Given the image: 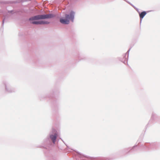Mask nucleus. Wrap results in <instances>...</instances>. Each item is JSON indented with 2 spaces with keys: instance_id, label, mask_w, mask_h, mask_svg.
Returning <instances> with one entry per match:
<instances>
[{
  "instance_id": "obj_1",
  "label": "nucleus",
  "mask_w": 160,
  "mask_h": 160,
  "mask_svg": "<svg viewBox=\"0 0 160 160\" xmlns=\"http://www.w3.org/2000/svg\"><path fill=\"white\" fill-rule=\"evenodd\" d=\"M74 12L73 11H71L70 15L66 14L65 19L61 18L60 19V22L63 24H68L69 23V20H71L73 21L74 18Z\"/></svg>"
},
{
  "instance_id": "obj_2",
  "label": "nucleus",
  "mask_w": 160,
  "mask_h": 160,
  "mask_svg": "<svg viewBox=\"0 0 160 160\" xmlns=\"http://www.w3.org/2000/svg\"><path fill=\"white\" fill-rule=\"evenodd\" d=\"M54 15L52 14L40 15L34 16L29 18L30 20H34L53 18Z\"/></svg>"
},
{
  "instance_id": "obj_3",
  "label": "nucleus",
  "mask_w": 160,
  "mask_h": 160,
  "mask_svg": "<svg viewBox=\"0 0 160 160\" xmlns=\"http://www.w3.org/2000/svg\"><path fill=\"white\" fill-rule=\"evenodd\" d=\"M31 23L35 24H48L49 23V22L47 21H44L41 20L40 21H32L31 22Z\"/></svg>"
},
{
  "instance_id": "obj_4",
  "label": "nucleus",
  "mask_w": 160,
  "mask_h": 160,
  "mask_svg": "<svg viewBox=\"0 0 160 160\" xmlns=\"http://www.w3.org/2000/svg\"><path fill=\"white\" fill-rule=\"evenodd\" d=\"M57 137V134H55L54 135H52L50 136V138L52 139L53 143H54L56 141Z\"/></svg>"
},
{
  "instance_id": "obj_5",
  "label": "nucleus",
  "mask_w": 160,
  "mask_h": 160,
  "mask_svg": "<svg viewBox=\"0 0 160 160\" xmlns=\"http://www.w3.org/2000/svg\"><path fill=\"white\" fill-rule=\"evenodd\" d=\"M147 13L145 11L142 12L141 13L139 14V16L140 19H142L144 16L146 15Z\"/></svg>"
}]
</instances>
